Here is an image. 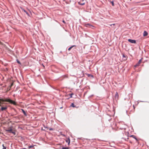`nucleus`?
Instances as JSON below:
<instances>
[{
	"mask_svg": "<svg viewBox=\"0 0 149 149\" xmlns=\"http://www.w3.org/2000/svg\"><path fill=\"white\" fill-rule=\"evenodd\" d=\"M11 133H13V134H15V132H11Z\"/></svg>",
	"mask_w": 149,
	"mask_h": 149,
	"instance_id": "b1692460",
	"label": "nucleus"
},
{
	"mask_svg": "<svg viewBox=\"0 0 149 149\" xmlns=\"http://www.w3.org/2000/svg\"><path fill=\"white\" fill-rule=\"evenodd\" d=\"M139 65V64H138V63H137V64H136V65H134V67H137V66Z\"/></svg>",
	"mask_w": 149,
	"mask_h": 149,
	"instance_id": "dca6fc26",
	"label": "nucleus"
},
{
	"mask_svg": "<svg viewBox=\"0 0 149 149\" xmlns=\"http://www.w3.org/2000/svg\"><path fill=\"white\" fill-rule=\"evenodd\" d=\"M33 147V146H29V148H32V147Z\"/></svg>",
	"mask_w": 149,
	"mask_h": 149,
	"instance_id": "a211bd4d",
	"label": "nucleus"
},
{
	"mask_svg": "<svg viewBox=\"0 0 149 149\" xmlns=\"http://www.w3.org/2000/svg\"><path fill=\"white\" fill-rule=\"evenodd\" d=\"M12 130V129H10L9 130H6L7 132H11Z\"/></svg>",
	"mask_w": 149,
	"mask_h": 149,
	"instance_id": "0eeeda50",
	"label": "nucleus"
},
{
	"mask_svg": "<svg viewBox=\"0 0 149 149\" xmlns=\"http://www.w3.org/2000/svg\"><path fill=\"white\" fill-rule=\"evenodd\" d=\"M112 25H115V24H112ZM111 25H112V24H111Z\"/></svg>",
	"mask_w": 149,
	"mask_h": 149,
	"instance_id": "bb28decb",
	"label": "nucleus"
},
{
	"mask_svg": "<svg viewBox=\"0 0 149 149\" xmlns=\"http://www.w3.org/2000/svg\"><path fill=\"white\" fill-rule=\"evenodd\" d=\"M84 4H85V3H81V4H80L81 5H84Z\"/></svg>",
	"mask_w": 149,
	"mask_h": 149,
	"instance_id": "412c9836",
	"label": "nucleus"
},
{
	"mask_svg": "<svg viewBox=\"0 0 149 149\" xmlns=\"http://www.w3.org/2000/svg\"><path fill=\"white\" fill-rule=\"evenodd\" d=\"M42 65L43 67H44V65L43 64H42Z\"/></svg>",
	"mask_w": 149,
	"mask_h": 149,
	"instance_id": "cd10ccee",
	"label": "nucleus"
},
{
	"mask_svg": "<svg viewBox=\"0 0 149 149\" xmlns=\"http://www.w3.org/2000/svg\"><path fill=\"white\" fill-rule=\"evenodd\" d=\"M63 23H65V21H64V20L63 21Z\"/></svg>",
	"mask_w": 149,
	"mask_h": 149,
	"instance_id": "a878e982",
	"label": "nucleus"
},
{
	"mask_svg": "<svg viewBox=\"0 0 149 149\" xmlns=\"http://www.w3.org/2000/svg\"><path fill=\"white\" fill-rule=\"evenodd\" d=\"M7 107H2L1 108V110L2 111L4 110L5 109H7Z\"/></svg>",
	"mask_w": 149,
	"mask_h": 149,
	"instance_id": "20e7f679",
	"label": "nucleus"
},
{
	"mask_svg": "<svg viewBox=\"0 0 149 149\" xmlns=\"http://www.w3.org/2000/svg\"><path fill=\"white\" fill-rule=\"evenodd\" d=\"M142 58H141V59H140L138 61V64H140L141 62V59H142Z\"/></svg>",
	"mask_w": 149,
	"mask_h": 149,
	"instance_id": "6e6552de",
	"label": "nucleus"
},
{
	"mask_svg": "<svg viewBox=\"0 0 149 149\" xmlns=\"http://www.w3.org/2000/svg\"><path fill=\"white\" fill-rule=\"evenodd\" d=\"M44 127H45V128H48V127H47L44 126Z\"/></svg>",
	"mask_w": 149,
	"mask_h": 149,
	"instance_id": "393cba45",
	"label": "nucleus"
},
{
	"mask_svg": "<svg viewBox=\"0 0 149 149\" xmlns=\"http://www.w3.org/2000/svg\"><path fill=\"white\" fill-rule=\"evenodd\" d=\"M71 106H72V107H75V106L74 105V104L73 103H72L71 105Z\"/></svg>",
	"mask_w": 149,
	"mask_h": 149,
	"instance_id": "ddd939ff",
	"label": "nucleus"
},
{
	"mask_svg": "<svg viewBox=\"0 0 149 149\" xmlns=\"http://www.w3.org/2000/svg\"><path fill=\"white\" fill-rule=\"evenodd\" d=\"M131 136L133 138H134L136 140H137V139H136L135 137V136H134L132 135Z\"/></svg>",
	"mask_w": 149,
	"mask_h": 149,
	"instance_id": "9d476101",
	"label": "nucleus"
},
{
	"mask_svg": "<svg viewBox=\"0 0 149 149\" xmlns=\"http://www.w3.org/2000/svg\"><path fill=\"white\" fill-rule=\"evenodd\" d=\"M2 146L3 147V149H6V147L4 146L3 144Z\"/></svg>",
	"mask_w": 149,
	"mask_h": 149,
	"instance_id": "4468645a",
	"label": "nucleus"
},
{
	"mask_svg": "<svg viewBox=\"0 0 149 149\" xmlns=\"http://www.w3.org/2000/svg\"><path fill=\"white\" fill-rule=\"evenodd\" d=\"M62 108V107H60V109H61V108Z\"/></svg>",
	"mask_w": 149,
	"mask_h": 149,
	"instance_id": "c85d7f7f",
	"label": "nucleus"
},
{
	"mask_svg": "<svg viewBox=\"0 0 149 149\" xmlns=\"http://www.w3.org/2000/svg\"><path fill=\"white\" fill-rule=\"evenodd\" d=\"M16 61L19 64H21L20 62L18 59L16 60Z\"/></svg>",
	"mask_w": 149,
	"mask_h": 149,
	"instance_id": "1a4fd4ad",
	"label": "nucleus"
},
{
	"mask_svg": "<svg viewBox=\"0 0 149 149\" xmlns=\"http://www.w3.org/2000/svg\"><path fill=\"white\" fill-rule=\"evenodd\" d=\"M10 47V46H8L7 47V48L9 49V51H10V49H9V47Z\"/></svg>",
	"mask_w": 149,
	"mask_h": 149,
	"instance_id": "2eb2a0df",
	"label": "nucleus"
},
{
	"mask_svg": "<svg viewBox=\"0 0 149 149\" xmlns=\"http://www.w3.org/2000/svg\"><path fill=\"white\" fill-rule=\"evenodd\" d=\"M62 149H68V148L67 147H63L62 148Z\"/></svg>",
	"mask_w": 149,
	"mask_h": 149,
	"instance_id": "f3484780",
	"label": "nucleus"
},
{
	"mask_svg": "<svg viewBox=\"0 0 149 149\" xmlns=\"http://www.w3.org/2000/svg\"><path fill=\"white\" fill-rule=\"evenodd\" d=\"M72 95H73V94H70V97H72Z\"/></svg>",
	"mask_w": 149,
	"mask_h": 149,
	"instance_id": "aec40b11",
	"label": "nucleus"
},
{
	"mask_svg": "<svg viewBox=\"0 0 149 149\" xmlns=\"http://www.w3.org/2000/svg\"><path fill=\"white\" fill-rule=\"evenodd\" d=\"M123 57H126L125 56V55L124 54H123Z\"/></svg>",
	"mask_w": 149,
	"mask_h": 149,
	"instance_id": "5701e85b",
	"label": "nucleus"
},
{
	"mask_svg": "<svg viewBox=\"0 0 149 149\" xmlns=\"http://www.w3.org/2000/svg\"><path fill=\"white\" fill-rule=\"evenodd\" d=\"M21 110L22 112L23 113H24V114L25 116H27V114L26 113V112L23 109H21Z\"/></svg>",
	"mask_w": 149,
	"mask_h": 149,
	"instance_id": "7ed1b4c3",
	"label": "nucleus"
},
{
	"mask_svg": "<svg viewBox=\"0 0 149 149\" xmlns=\"http://www.w3.org/2000/svg\"><path fill=\"white\" fill-rule=\"evenodd\" d=\"M111 3H112V5L113 6H114V3H113V1H112L111 2Z\"/></svg>",
	"mask_w": 149,
	"mask_h": 149,
	"instance_id": "6ab92c4d",
	"label": "nucleus"
},
{
	"mask_svg": "<svg viewBox=\"0 0 149 149\" xmlns=\"http://www.w3.org/2000/svg\"><path fill=\"white\" fill-rule=\"evenodd\" d=\"M115 97L116 98H118V93H116V94L115 95Z\"/></svg>",
	"mask_w": 149,
	"mask_h": 149,
	"instance_id": "f8f14e48",
	"label": "nucleus"
},
{
	"mask_svg": "<svg viewBox=\"0 0 149 149\" xmlns=\"http://www.w3.org/2000/svg\"><path fill=\"white\" fill-rule=\"evenodd\" d=\"M147 35H148L147 32L146 31H144L143 32V36H147Z\"/></svg>",
	"mask_w": 149,
	"mask_h": 149,
	"instance_id": "f03ea898",
	"label": "nucleus"
},
{
	"mask_svg": "<svg viewBox=\"0 0 149 149\" xmlns=\"http://www.w3.org/2000/svg\"><path fill=\"white\" fill-rule=\"evenodd\" d=\"M128 41L132 43H135L136 42V41L135 40L131 39H129L128 40Z\"/></svg>",
	"mask_w": 149,
	"mask_h": 149,
	"instance_id": "f257e3e1",
	"label": "nucleus"
},
{
	"mask_svg": "<svg viewBox=\"0 0 149 149\" xmlns=\"http://www.w3.org/2000/svg\"><path fill=\"white\" fill-rule=\"evenodd\" d=\"M49 130H53V129L52 128H50L49 129Z\"/></svg>",
	"mask_w": 149,
	"mask_h": 149,
	"instance_id": "4be33fe9",
	"label": "nucleus"
},
{
	"mask_svg": "<svg viewBox=\"0 0 149 149\" xmlns=\"http://www.w3.org/2000/svg\"><path fill=\"white\" fill-rule=\"evenodd\" d=\"M23 149H26L25 148H23Z\"/></svg>",
	"mask_w": 149,
	"mask_h": 149,
	"instance_id": "7c9ffc66",
	"label": "nucleus"
},
{
	"mask_svg": "<svg viewBox=\"0 0 149 149\" xmlns=\"http://www.w3.org/2000/svg\"><path fill=\"white\" fill-rule=\"evenodd\" d=\"M75 46V45H73L71 47H69L68 49V50H69L71 48H72L73 47Z\"/></svg>",
	"mask_w": 149,
	"mask_h": 149,
	"instance_id": "9b49d317",
	"label": "nucleus"
},
{
	"mask_svg": "<svg viewBox=\"0 0 149 149\" xmlns=\"http://www.w3.org/2000/svg\"><path fill=\"white\" fill-rule=\"evenodd\" d=\"M91 77H93V75H91Z\"/></svg>",
	"mask_w": 149,
	"mask_h": 149,
	"instance_id": "c756f323",
	"label": "nucleus"
},
{
	"mask_svg": "<svg viewBox=\"0 0 149 149\" xmlns=\"http://www.w3.org/2000/svg\"><path fill=\"white\" fill-rule=\"evenodd\" d=\"M66 141L67 143H68V144L69 145L70 144V138H68V140Z\"/></svg>",
	"mask_w": 149,
	"mask_h": 149,
	"instance_id": "39448f33",
	"label": "nucleus"
},
{
	"mask_svg": "<svg viewBox=\"0 0 149 149\" xmlns=\"http://www.w3.org/2000/svg\"><path fill=\"white\" fill-rule=\"evenodd\" d=\"M22 10L26 14L28 15H29V14L25 10H24V9H22Z\"/></svg>",
	"mask_w": 149,
	"mask_h": 149,
	"instance_id": "423d86ee",
	"label": "nucleus"
}]
</instances>
